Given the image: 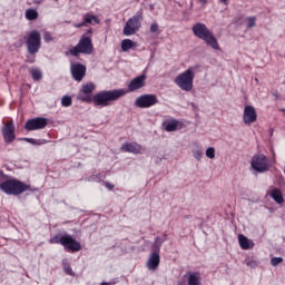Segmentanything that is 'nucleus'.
<instances>
[{"label":"nucleus","instance_id":"f257e3e1","mask_svg":"<svg viewBox=\"0 0 285 285\" xmlns=\"http://www.w3.org/2000/svg\"><path fill=\"white\" fill-rule=\"evenodd\" d=\"M0 190L6 195H21L26 193V190H30V185H26L19 179L0 176Z\"/></svg>","mask_w":285,"mask_h":285},{"label":"nucleus","instance_id":"f03ea898","mask_svg":"<svg viewBox=\"0 0 285 285\" xmlns=\"http://www.w3.org/2000/svg\"><path fill=\"white\" fill-rule=\"evenodd\" d=\"M193 35L196 36L197 39H202L213 50H219V42H217V38L213 35V31L208 29L205 23L197 22L191 28Z\"/></svg>","mask_w":285,"mask_h":285},{"label":"nucleus","instance_id":"7ed1b4c3","mask_svg":"<svg viewBox=\"0 0 285 285\" xmlns=\"http://www.w3.org/2000/svg\"><path fill=\"white\" fill-rule=\"evenodd\" d=\"M125 95H128L126 89L100 91L94 96L92 104L94 106H101L102 108H106L107 106H110L112 101L121 99Z\"/></svg>","mask_w":285,"mask_h":285},{"label":"nucleus","instance_id":"20e7f679","mask_svg":"<svg viewBox=\"0 0 285 285\" xmlns=\"http://www.w3.org/2000/svg\"><path fill=\"white\" fill-rule=\"evenodd\" d=\"M194 81L195 67H189L174 79V83H176L180 90H184V92H190V90H193Z\"/></svg>","mask_w":285,"mask_h":285},{"label":"nucleus","instance_id":"39448f33","mask_svg":"<svg viewBox=\"0 0 285 285\" xmlns=\"http://www.w3.org/2000/svg\"><path fill=\"white\" fill-rule=\"evenodd\" d=\"M141 21H144V13H136L134 17L127 20L122 29V35L125 37H132V35H137V32H139V29L141 28Z\"/></svg>","mask_w":285,"mask_h":285},{"label":"nucleus","instance_id":"423d86ee","mask_svg":"<svg viewBox=\"0 0 285 285\" xmlns=\"http://www.w3.org/2000/svg\"><path fill=\"white\" fill-rule=\"evenodd\" d=\"M250 168L252 170H255V173H268V170H271L268 157H266L264 154L253 156L250 160Z\"/></svg>","mask_w":285,"mask_h":285},{"label":"nucleus","instance_id":"0eeeda50","mask_svg":"<svg viewBox=\"0 0 285 285\" xmlns=\"http://www.w3.org/2000/svg\"><path fill=\"white\" fill-rule=\"evenodd\" d=\"M41 48V33L33 30L27 36V50L29 55H37Z\"/></svg>","mask_w":285,"mask_h":285},{"label":"nucleus","instance_id":"6e6552de","mask_svg":"<svg viewBox=\"0 0 285 285\" xmlns=\"http://www.w3.org/2000/svg\"><path fill=\"white\" fill-rule=\"evenodd\" d=\"M81 52L82 55H92V40L88 37H82L78 45L70 49V53L73 56L79 55Z\"/></svg>","mask_w":285,"mask_h":285},{"label":"nucleus","instance_id":"1a4fd4ad","mask_svg":"<svg viewBox=\"0 0 285 285\" xmlns=\"http://www.w3.org/2000/svg\"><path fill=\"white\" fill-rule=\"evenodd\" d=\"M95 83L89 82V83H85L81 86L78 95H77V99L79 101H85V104H91L92 101V92H95Z\"/></svg>","mask_w":285,"mask_h":285},{"label":"nucleus","instance_id":"9d476101","mask_svg":"<svg viewBox=\"0 0 285 285\" xmlns=\"http://www.w3.org/2000/svg\"><path fill=\"white\" fill-rule=\"evenodd\" d=\"M159 100L156 95H142L135 100V106L137 108H151V106H157Z\"/></svg>","mask_w":285,"mask_h":285},{"label":"nucleus","instance_id":"9b49d317","mask_svg":"<svg viewBox=\"0 0 285 285\" xmlns=\"http://www.w3.org/2000/svg\"><path fill=\"white\" fill-rule=\"evenodd\" d=\"M61 246L69 253H79L81 250V244L70 235L62 236Z\"/></svg>","mask_w":285,"mask_h":285},{"label":"nucleus","instance_id":"f8f14e48","mask_svg":"<svg viewBox=\"0 0 285 285\" xmlns=\"http://www.w3.org/2000/svg\"><path fill=\"white\" fill-rule=\"evenodd\" d=\"M257 121V110L253 105H246L243 110V122L245 126H253Z\"/></svg>","mask_w":285,"mask_h":285},{"label":"nucleus","instance_id":"ddd939ff","mask_svg":"<svg viewBox=\"0 0 285 285\" xmlns=\"http://www.w3.org/2000/svg\"><path fill=\"white\" fill-rule=\"evenodd\" d=\"M48 126V119L46 118H33L26 122L24 128L26 130H43Z\"/></svg>","mask_w":285,"mask_h":285},{"label":"nucleus","instance_id":"4468645a","mask_svg":"<svg viewBox=\"0 0 285 285\" xmlns=\"http://www.w3.org/2000/svg\"><path fill=\"white\" fill-rule=\"evenodd\" d=\"M2 136L6 144L14 141V125L12 122H8L2 127Z\"/></svg>","mask_w":285,"mask_h":285},{"label":"nucleus","instance_id":"2eb2a0df","mask_svg":"<svg viewBox=\"0 0 285 285\" xmlns=\"http://www.w3.org/2000/svg\"><path fill=\"white\" fill-rule=\"evenodd\" d=\"M146 86V75H140L134 78L129 85L128 90L129 92H135V90H139Z\"/></svg>","mask_w":285,"mask_h":285},{"label":"nucleus","instance_id":"dca6fc26","mask_svg":"<svg viewBox=\"0 0 285 285\" xmlns=\"http://www.w3.org/2000/svg\"><path fill=\"white\" fill-rule=\"evenodd\" d=\"M71 75L76 81H81L86 77V66L81 63L71 65Z\"/></svg>","mask_w":285,"mask_h":285},{"label":"nucleus","instance_id":"f3484780","mask_svg":"<svg viewBox=\"0 0 285 285\" xmlns=\"http://www.w3.org/2000/svg\"><path fill=\"white\" fill-rule=\"evenodd\" d=\"M161 262L159 257V252H154L150 254L149 258L147 259V268L148 271H157L159 268V263Z\"/></svg>","mask_w":285,"mask_h":285},{"label":"nucleus","instance_id":"a211bd4d","mask_svg":"<svg viewBox=\"0 0 285 285\" xmlns=\"http://www.w3.org/2000/svg\"><path fill=\"white\" fill-rule=\"evenodd\" d=\"M122 153H132V155H139L144 153V148L140 147L137 142H126L121 146Z\"/></svg>","mask_w":285,"mask_h":285},{"label":"nucleus","instance_id":"6ab92c4d","mask_svg":"<svg viewBox=\"0 0 285 285\" xmlns=\"http://www.w3.org/2000/svg\"><path fill=\"white\" fill-rule=\"evenodd\" d=\"M238 244L243 250H250L252 248H255L253 239L246 237L244 234L238 235Z\"/></svg>","mask_w":285,"mask_h":285},{"label":"nucleus","instance_id":"aec40b11","mask_svg":"<svg viewBox=\"0 0 285 285\" xmlns=\"http://www.w3.org/2000/svg\"><path fill=\"white\" fill-rule=\"evenodd\" d=\"M164 128L167 132H175V130H181L183 125L179 120L170 119L164 122Z\"/></svg>","mask_w":285,"mask_h":285},{"label":"nucleus","instance_id":"412c9836","mask_svg":"<svg viewBox=\"0 0 285 285\" xmlns=\"http://www.w3.org/2000/svg\"><path fill=\"white\" fill-rule=\"evenodd\" d=\"M138 43L130 40V39H125L121 41V50L122 52H128V50H135L138 48Z\"/></svg>","mask_w":285,"mask_h":285},{"label":"nucleus","instance_id":"4be33fe9","mask_svg":"<svg viewBox=\"0 0 285 285\" xmlns=\"http://www.w3.org/2000/svg\"><path fill=\"white\" fill-rule=\"evenodd\" d=\"M187 284L188 285H202V275H199V273L187 274Z\"/></svg>","mask_w":285,"mask_h":285},{"label":"nucleus","instance_id":"5701e85b","mask_svg":"<svg viewBox=\"0 0 285 285\" xmlns=\"http://www.w3.org/2000/svg\"><path fill=\"white\" fill-rule=\"evenodd\" d=\"M191 155L194 159H197V161H202V157H204V153L202 151V145L195 142L191 149Z\"/></svg>","mask_w":285,"mask_h":285},{"label":"nucleus","instance_id":"b1692460","mask_svg":"<svg viewBox=\"0 0 285 285\" xmlns=\"http://www.w3.org/2000/svg\"><path fill=\"white\" fill-rule=\"evenodd\" d=\"M24 18L27 21H37L39 19V11L37 9H27L24 11Z\"/></svg>","mask_w":285,"mask_h":285},{"label":"nucleus","instance_id":"393cba45","mask_svg":"<svg viewBox=\"0 0 285 285\" xmlns=\"http://www.w3.org/2000/svg\"><path fill=\"white\" fill-rule=\"evenodd\" d=\"M271 197L276 202V204H284V195L282 194V190L273 189Z\"/></svg>","mask_w":285,"mask_h":285},{"label":"nucleus","instance_id":"a878e982","mask_svg":"<svg viewBox=\"0 0 285 285\" xmlns=\"http://www.w3.org/2000/svg\"><path fill=\"white\" fill-rule=\"evenodd\" d=\"M29 72L33 81H41V79H43V72H41V69L39 68H31Z\"/></svg>","mask_w":285,"mask_h":285},{"label":"nucleus","instance_id":"bb28decb","mask_svg":"<svg viewBox=\"0 0 285 285\" xmlns=\"http://www.w3.org/2000/svg\"><path fill=\"white\" fill-rule=\"evenodd\" d=\"M83 21H85L86 26H88V23H99V17H97L92 13H86L83 16Z\"/></svg>","mask_w":285,"mask_h":285},{"label":"nucleus","instance_id":"cd10ccee","mask_svg":"<svg viewBox=\"0 0 285 285\" xmlns=\"http://www.w3.org/2000/svg\"><path fill=\"white\" fill-rule=\"evenodd\" d=\"M23 140L27 141L28 144H32V146H41L43 144H47V141L43 139L35 140L33 138H23Z\"/></svg>","mask_w":285,"mask_h":285},{"label":"nucleus","instance_id":"c85d7f7f","mask_svg":"<svg viewBox=\"0 0 285 285\" xmlns=\"http://www.w3.org/2000/svg\"><path fill=\"white\" fill-rule=\"evenodd\" d=\"M61 106H63L65 108H69V106H72V98L69 96L62 97Z\"/></svg>","mask_w":285,"mask_h":285},{"label":"nucleus","instance_id":"c756f323","mask_svg":"<svg viewBox=\"0 0 285 285\" xmlns=\"http://www.w3.org/2000/svg\"><path fill=\"white\" fill-rule=\"evenodd\" d=\"M215 147H208L206 150H205V156L207 157V159H215Z\"/></svg>","mask_w":285,"mask_h":285},{"label":"nucleus","instance_id":"7c9ffc66","mask_svg":"<svg viewBox=\"0 0 285 285\" xmlns=\"http://www.w3.org/2000/svg\"><path fill=\"white\" fill-rule=\"evenodd\" d=\"M284 262L283 257H272L271 258V265L276 267L279 266V264H282Z\"/></svg>","mask_w":285,"mask_h":285},{"label":"nucleus","instance_id":"2f4dec72","mask_svg":"<svg viewBox=\"0 0 285 285\" xmlns=\"http://www.w3.org/2000/svg\"><path fill=\"white\" fill-rule=\"evenodd\" d=\"M257 19L255 17L247 19V28H255Z\"/></svg>","mask_w":285,"mask_h":285},{"label":"nucleus","instance_id":"473e14b6","mask_svg":"<svg viewBox=\"0 0 285 285\" xmlns=\"http://www.w3.org/2000/svg\"><path fill=\"white\" fill-rule=\"evenodd\" d=\"M43 39L46 43H50L51 41H55V38L52 37V35H50V32H45Z\"/></svg>","mask_w":285,"mask_h":285},{"label":"nucleus","instance_id":"72a5a7b5","mask_svg":"<svg viewBox=\"0 0 285 285\" xmlns=\"http://www.w3.org/2000/svg\"><path fill=\"white\" fill-rule=\"evenodd\" d=\"M63 239V236H55L50 238V244H61V240Z\"/></svg>","mask_w":285,"mask_h":285},{"label":"nucleus","instance_id":"f704fd0d","mask_svg":"<svg viewBox=\"0 0 285 285\" xmlns=\"http://www.w3.org/2000/svg\"><path fill=\"white\" fill-rule=\"evenodd\" d=\"M247 266H249V268H257V261H247Z\"/></svg>","mask_w":285,"mask_h":285},{"label":"nucleus","instance_id":"c9c22d12","mask_svg":"<svg viewBox=\"0 0 285 285\" xmlns=\"http://www.w3.org/2000/svg\"><path fill=\"white\" fill-rule=\"evenodd\" d=\"M150 32H159V26H157V23H153L150 26Z\"/></svg>","mask_w":285,"mask_h":285},{"label":"nucleus","instance_id":"e433bc0d","mask_svg":"<svg viewBox=\"0 0 285 285\" xmlns=\"http://www.w3.org/2000/svg\"><path fill=\"white\" fill-rule=\"evenodd\" d=\"M105 187L108 189V190H112V188H115V185L112 183H105Z\"/></svg>","mask_w":285,"mask_h":285},{"label":"nucleus","instance_id":"4c0bfd02","mask_svg":"<svg viewBox=\"0 0 285 285\" xmlns=\"http://www.w3.org/2000/svg\"><path fill=\"white\" fill-rule=\"evenodd\" d=\"M83 26H86V21L83 20L80 23H73V28H83Z\"/></svg>","mask_w":285,"mask_h":285},{"label":"nucleus","instance_id":"58836bf2","mask_svg":"<svg viewBox=\"0 0 285 285\" xmlns=\"http://www.w3.org/2000/svg\"><path fill=\"white\" fill-rule=\"evenodd\" d=\"M161 244H163L161 238H156V240H155L156 248H159V246H161Z\"/></svg>","mask_w":285,"mask_h":285},{"label":"nucleus","instance_id":"ea45409f","mask_svg":"<svg viewBox=\"0 0 285 285\" xmlns=\"http://www.w3.org/2000/svg\"><path fill=\"white\" fill-rule=\"evenodd\" d=\"M199 3H202L203 6H206L208 3V0H198Z\"/></svg>","mask_w":285,"mask_h":285},{"label":"nucleus","instance_id":"a19ab883","mask_svg":"<svg viewBox=\"0 0 285 285\" xmlns=\"http://www.w3.org/2000/svg\"><path fill=\"white\" fill-rule=\"evenodd\" d=\"M220 3H224V6H228V0H220Z\"/></svg>","mask_w":285,"mask_h":285},{"label":"nucleus","instance_id":"79ce46f5","mask_svg":"<svg viewBox=\"0 0 285 285\" xmlns=\"http://www.w3.org/2000/svg\"><path fill=\"white\" fill-rule=\"evenodd\" d=\"M255 81L259 82V79L255 78Z\"/></svg>","mask_w":285,"mask_h":285}]
</instances>
